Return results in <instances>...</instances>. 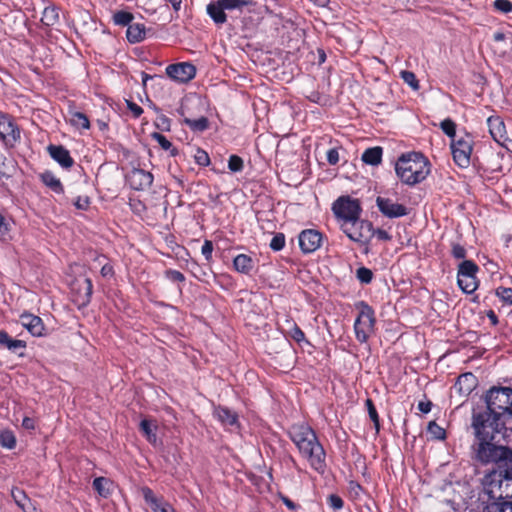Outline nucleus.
<instances>
[{"label":"nucleus","mask_w":512,"mask_h":512,"mask_svg":"<svg viewBox=\"0 0 512 512\" xmlns=\"http://www.w3.org/2000/svg\"><path fill=\"white\" fill-rule=\"evenodd\" d=\"M431 407H432V404H431V402H429V401H428V402H423V401H421V402H419V404H418V409H419L421 412H423V413H428V412H430Z\"/></svg>","instance_id":"obj_63"},{"label":"nucleus","mask_w":512,"mask_h":512,"mask_svg":"<svg viewBox=\"0 0 512 512\" xmlns=\"http://www.w3.org/2000/svg\"><path fill=\"white\" fill-rule=\"evenodd\" d=\"M366 407L368 410L369 417L374 423L376 431H379V428H380L379 416H378L377 410L373 404V401L371 399L366 400Z\"/></svg>","instance_id":"obj_43"},{"label":"nucleus","mask_w":512,"mask_h":512,"mask_svg":"<svg viewBox=\"0 0 512 512\" xmlns=\"http://www.w3.org/2000/svg\"><path fill=\"white\" fill-rule=\"evenodd\" d=\"M90 202H89V198L88 197H81L79 196L75 202H74V205L78 208V209H81V210H86L89 206Z\"/></svg>","instance_id":"obj_58"},{"label":"nucleus","mask_w":512,"mask_h":512,"mask_svg":"<svg viewBox=\"0 0 512 512\" xmlns=\"http://www.w3.org/2000/svg\"><path fill=\"white\" fill-rule=\"evenodd\" d=\"M166 274V277L171 280V281H174V282H183L185 280V276L183 275V273H181L180 271H177V270H167L165 272Z\"/></svg>","instance_id":"obj_52"},{"label":"nucleus","mask_w":512,"mask_h":512,"mask_svg":"<svg viewBox=\"0 0 512 512\" xmlns=\"http://www.w3.org/2000/svg\"><path fill=\"white\" fill-rule=\"evenodd\" d=\"M357 307L359 314L354 323V330L357 340L364 343L374 332L376 319L374 310L367 303L362 301L358 303Z\"/></svg>","instance_id":"obj_6"},{"label":"nucleus","mask_w":512,"mask_h":512,"mask_svg":"<svg viewBox=\"0 0 512 512\" xmlns=\"http://www.w3.org/2000/svg\"><path fill=\"white\" fill-rule=\"evenodd\" d=\"M154 512H175L173 507L168 504L167 502H161L159 505H157L154 509Z\"/></svg>","instance_id":"obj_60"},{"label":"nucleus","mask_w":512,"mask_h":512,"mask_svg":"<svg viewBox=\"0 0 512 512\" xmlns=\"http://www.w3.org/2000/svg\"><path fill=\"white\" fill-rule=\"evenodd\" d=\"M126 104L127 108L133 113L135 118H138L143 113V109L136 103L127 100Z\"/></svg>","instance_id":"obj_56"},{"label":"nucleus","mask_w":512,"mask_h":512,"mask_svg":"<svg viewBox=\"0 0 512 512\" xmlns=\"http://www.w3.org/2000/svg\"><path fill=\"white\" fill-rule=\"evenodd\" d=\"M113 19L115 24L117 25L129 26L131 21L133 20V15L129 12L119 11L114 14Z\"/></svg>","instance_id":"obj_40"},{"label":"nucleus","mask_w":512,"mask_h":512,"mask_svg":"<svg viewBox=\"0 0 512 512\" xmlns=\"http://www.w3.org/2000/svg\"><path fill=\"white\" fill-rule=\"evenodd\" d=\"M289 436L310 467L323 473L326 468V454L315 431L306 424H294L289 429Z\"/></svg>","instance_id":"obj_1"},{"label":"nucleus","mask_w":512,"mask_h":512,"mask_svg":"<svg viewBox=\"0 0 512 512\" xmlns=\"http://www.w3.org/2000/svg\"><path fill=\"white\" fill-rule=\"evenodd\" d=\"M157 428L158 425L155 420L143 419L140 422V431L143 433L146 439L154 446L158 444V438L156 435Z\"/></svg>","instance_id":"obj_23"},{"label":"nucleus","mask_w":512,"mask_h":512,"mask_svg":"<svg viewBox=\"0 0 512 512\" xmlns=\"http://www.w3.org/2000/svg\"><path fill=\"white\" fill-rule=\"evenodd\" d=\"M76 294V301L81 305H87L92 296L93 285L90 278H83L82 280H77L72 288Z\"/></svg>","instance_id":"obj_15"},{"label":"nucleus","mask_w":512,"mask_h":512,"mask_svg":"<svg viewBox=\"0 0 512 512\" xmlns=\"http://www.w3.org/2000/svg\"><path fill=\"white\" fill-rule=\"evenodd\" d=\"M505 471L503 469L492 470L482 480L485 494L492 500H500L512 497L511 489L507 488Z\"/></svg>","instance_id":"obj_4"},{"label":"nucleus","mask_w":512,"mask_h":512,"mask_svg":"<svg viewBox=\"0 0 512 512\" xmlns=\"http://www.w3.org/2000/svg\"><path fill=\"white\" fill-rule=\"evenodd\" d=\"M145 26L142 23H132L128 26L126 36L130 43H138L144 40Z\"/></svg>","instance_id":"obj_24"},{"label":"nucleus","mask_w":512,"mask_h":512,"mask_svg":"<svg viewBox=\"0 0 512 512\" xmlns=\"http://www.w3.org/2000/svg\"><path fill=\"white\" fill-rule=\"evenodd\" d=\"M11 495L17 506L23 512H38L36 505L31 501V499L23 490L19 488H13L11 490Z\"/></svg>","instance_id":"obj_20"},{"label":"nucleus","mask_w":512,"mask_h":512,"mask_svg":"<svg viewBox=\"0 0 512 512\" xmlns=\"http://www.w3.org/2000/svg\"><path fill=\"white\" fill-rule=\"evenodd\" d=\"M0 137L4 143L10 147H13L20 139L19 128L7 115L0 121Z\"/></svg>","instance_id":"obj_12"},{"label":"nucleus","mask_w":512,"mask_h":512,"mask_svg":"<svg viewBox=\"0 0 512 512\" xmlns=\"http://www.w3.org/2000/svg\"><path fill=\"white\" fill-rule=\"evenodd\" d=\"M487 124L492 138L503 145L508 139L503 120L498 116H491L487 119Z\"/></svg>","instance_id":"obj_16"},{"label":"nucleus","mask_w":512,"mask_h":512,"mask_svg":"<svg viewBox=\"0 0 512 512\" xmlns=\"http://www.w3.org/2000/svg\"><path fill=\"white\" fill-rule=\"evenodd\" d=\"M206 11L213 22L217 25H222L227 21L225 10L218 0L209 3L206 7Z\"/></svg>","instance_id":"obj_22"},{"label":"nucleus","mask_w":512,"mask_h":512,"mask_svg":"<svg viewBox=\"0 0 512 512\" xmlns=\"http://www.w3.org/2000/svg\"><path fill=\"white\" fill-rule=\"evenodd\" d=\"M340 227L350 240L360 244H366L373 236L372 224L369 221L361 220L359 217L341 223Z\"/></svg>","instance_id":"obj_7"},{"label":"nucleus","mask_w":512,"mask_h":512,"mask_svg":"<svg viewBox=\"0 0 512 512\" xmlns=\"http://www.w3.org/2000/svg\"><path fill=\"white\" fill-rule=\"evenodd\" d=\"M41 180L47 187H49L55 193L60 194L63 192V186L60 180L52 172L45 171L44 173H42Z\"/></svg>","instance_id":"obj_28"},{"label":"nucleus","mask_w":512,"mask_h":512,"mask_svg":"<svg viewBox=\"0 0 512 512\" xmlns=\"http://www.w3.org/2000/svg\"><path fill=\"white\" fill-rule=\"evenodd\" d=\"M327 161L331 165H336L339 161V153L336 149H330L327 152Z\"/></svg>","instance_id":"obj_57"},{"label":"nucleus","mask_w":512,"mask_h":512,"mask_svg":"<svg viewBox=\"0 0 512 512\" xmlns=\"http://www.w3.org/2000/svg\"><path fill=\"white\" fill-rule=\"evenodd\" d=\"M377 207L380 212L389 218H397L407 215V208L401 204L393 202L389 198L377 197L376 199Z\"/></svg>","instance_id":"obj_14"},{"label":"nucleus","mask_w":512,"mask_h":512,"mask_svg":"<svg viewBox=\"0 0 512 512\" xmlns=\"http://www.w3.org/2000/svg\"><path fill=\"white\" fill-rule=\"evenodd\" d=\"M495 294L507 304H512V288L499 287L496 289Z\"/></svg>","instance_id":"obj_47"},{"label":"nucleus","mask_w":512,"mask_h":512,"mask_svg":"<svg viewBox=\"0 0 512 512\" xmlns=\"http://www.w3.org/2000/svg\"><path fill=\"white\" fill-rule=\"evenodd\" d=\"M233 265L238 272L249 274L254 268V261L246 254H239L234 258Z\"/></svg>","instance_id":"obj_25"},{"label":"nucleus","mask_w":512,"mask_h":512,"mask_svg":"<svg viewBox=\"0 0 512 512\" xmlns=\"http://www.w3.org/2000/svg\"><path fill=\"white\" fill-rule=\"evenodd\" d=\"M26 343L22 340L11 339L7 348L11 351H16L18 348H25Z\"/></svg>","instance_id":"obj_59"},{"label":"nucleus","mask_w":512,"mask_h":512,"mask_svg":"<svg viewBox=\"0 0 512 512\" xmlns=\"http://www.w3.org/2000/svg\"><path fill=\"white\" fill-rule=\"evenodd\" d=\"M59 21L58 8L55 6H48L43 10L41 22L45 26H54Z\"/></svg>","instance_id":"obj_29"},{"label":"nucleus","mask_w":512,"mask_h":512,"mask_svg":"<svg viewBox=\"0 0 512 512\" xmlns=\"http://www.w3.org/2000/svg\"><path fill=\"white\" fill-rule=\"evenodd\" d=\"M48 152L50 156L64 168H69L74 163L69 151L63 146L50 145Z\"/></svg>","instance_id":"obj_19"},{"label":"nucleus","mask_w":512,"mask_h":512,"mask_svg":"<svg viewBox=\"0 0 512 512\" xmlns=\"http://www.w3.org/2000/svg\"><path fill=\"white\" fill-rule=\"evenodd\" d=\"M443 132L449 137H454L456 132V125L451 119H445L440 124Z\"/></svg>","instance_id":"obj_48"},{"label":"nucleus","mask_w":512,"mask_h":512,"mask_svg":"<svg viewBox=\"0 0 512 512\" xmlns=\"http://www.w3.org/2000/svg\"><path fill=\"white\" fill-rule=\"evenodd\" d=\"M289 335L292 339H294L298 343L304 341V339H305V335H304L303 331L295 324L289 331Z\"/></svg>","instance_id":"obj_51"},{"label":"nucleus","mask_w":512,"mask_h":512,"mask_svg":"<svg viewBox=\"0 0 512 512\" xmlns=\"http://www.w3.org/2000/svg\"><path fill=\"white\" fill-rule=\"evenodd\" d=\"M502 425L500 416L494 414L488 408L473 416L472 427L477 440H494L495 434L500 431Z\"/></svg>","instance_id":"obj_3"},{"label":"nucleus","mask_w":512,"mask_h":512,"mask_svg":"<svg viewBox=\"0 0 512 512\" xmlns=\"http://www.w3.org/2000/svg\"><path fill=\"white\" fill-rule=\"evenodd\" d=\"M487 408L498 416H512V389L508 387L492 388L486 396Z\"/></svg>","instance_id":"obj_5"},{"label":"nucleus","mask_w":512,"mask_h":512,"mask_svg":"<svg viewBox=\"0 0 512 512\" xmlns=\"http://www.w3.org/2000/svg\"><path fill=\"white\" fill-rule=\"evenodd\" d=\"M451 150L454 161L460 167H467L470 164V156L472 152V140L469 136L453 140Z\"/></svg>","instance_id":"obj_9"},{"label":"nucleus","mask_w":512,"mask_h":512,"mask_svg":"<svg viewBox=\"0 0 512 512\" xmlns=\"http://www.w3.org/2000/svg\"><path fill=\"white\" fill-rule=\"evenodd\" d=\"M142 492V495H143V498L144 500L146 501L147 504L150 505V508L153 510L157 505H159L162 501L160 499H158L155 494L153 493V491L148 488V487H144L142 488L141 490Z\"/></svg>","instance_id":"obj_38"},{"label":"nucleus","mask_w":512,"mask_h":512,"mask_svg":"<svg viewBox=\"0 0 512 512\" xmlns=\"http://www.w3.org/2000/svg\"><path fill=\"white\" fill-rule=\"evenodd\" d=\"M452 255L456 259H464L466 257V250L460 244H453Z\"/></svg>","instance_id":"obj_55"},{"label":"nucleus","mask_w":512,"mask_h":512,"mask_svg":"<svg viewBox=\"0 0 512 512\" xmlns=\"http://www.w3.org/2000/svg\"><path fill=\"white\" fill-rule=\"evenodd\" d=\"M356 276L361 283L368 284L372 280L373 273L366 267H360L356 271Z\"/></svg>","instance_id":"obj_45"},{"label":"nucleus","mask_w":512,"mask_h":512,"mask_svg":"<svg viewBox=\"0 0 512 512\" xmlns=\"http://www.w3.org/2000/svg\"><path fill=\"white\" fill-rule=\"evenodd\" d=\"M105 260H106L105 256H97L94 259L95 262H98L100 265H102L101 271H100L102 277L111 278L114 275V270H113L112 265H110L108 262L103 263V261H105Z\"/></svg>","instance_id":"obj_39"},{"label":"nucleus","mask_w":512,"mask_h":512,"mask_svg":"<svg viewBox=\"0 0 512 512\" xmlns=\"http://www.w3.org/2000/svg\"><path fill=\"white\" fill-rule=\"evenodd\" d=\"M427 431L434 439L442 440L445 438V430L434 421L428 424Z\"/></svg>","instance_id":"obj_41"},{"label":"nucleus","mask_w":512,"mask_h":512,"mask_svg":"<svg viewBox=\"0 0 512 512\" xmlns=\"http://www.w3.org/2000/svg\"><path fill=\"white\" fill-rule=\"evenodd\" d=\"M224 10L242 9L252 4L251 0H218Z\"/></svg>","instance_id":"obj_35"},{"label":"nucleus","mask_w":512,"mask_h":512,"mask_svg":"<svg viewBox=\"0 0 512 512\" xmlns=\"http://www.w3.org/2000/svg\"><path fill=\"white\" fill-rule=\"evenodd\" d=\"M327 500L330 507L334 510H339L343 507V500L335 494L330 495Z\"/></svg>","instance_id":"obj_53"},{"label":"nucleus","mask_w":512,"mask_h":512,"mask_svg":"<svg viewBox=\"0 0 512 512\" xmlns=\"http://www.w3.org/2000/svg\"><path fill=\"white\" fill-rule=\"evenodd\" d=\"M476 384V377L472 373H464L458 377L453 389L460 396H467L474 390Z\"/></svg>","instance_id":"obj_18"},{"label":"nucleus","mask_w":512,"mask_h":512,"mask_svg":"<svg viewBox=\"0 0 512 512\" xmlns=\"http://www.w3.org/2000/svg\"><path fill=\"white\" fill-rule=\"evenodd\" d=\"M110 486L111 482L104 477H97L93 481V488L99 493L102 497H108L110 494Z\"/></svg>","instance_id":"obj_31"},{"label":"nucleus","mask_w":512,"mask_h":512,"mask_svg":"<svg viewBox=\"0 0 512 512\" xmlns=\"http://www.w3.org/2000/svg\"><path fill=\"white\" fill-rule=\"evenodd\" d=\"M22 426L27 430H33L35 428L34 420L30 417H25L22 421Z\"/></svg>","instance_id":"obj_62"},{"label":"nucleus","mask_w":512,"mask_h":512,"mask_svg":"<svg viewBox=\"0 0 512 512\" xmlns=\"http://www.w3.org/2000/svg\"><path fill=\"white\" fill-rule=\"evenodd\" d=\"M457 283L459 288L466 294L473 293L478 287L476 276L457 275Z\"/></svg>","instance_id":"obj_27"},{"label":"nucleus","mask_w":512,"mask_h":512,"mask_svg":"<svg viewBox=\"0 0 512 512\" xmlns=\"http://www.w3.org/2000/svg\"><path fill=\"white\" fill-rule=\"evenodd\" d=\"M285 246V236L283 233H277L270 242V248L274 251H280Z\"/></svg>","instance_id":"obj_46"},{"label":"nucleus","mask_w":512,"mask_h":512,"mask_svg":"<svg viewBox=\"0 0 512 512\" xmlns=\"http://www.w3.org/2000/svg\"><path fill=\"white\" fill-rule=\"evenodd\" d=\"M201 252L206 260H210L212 258L213 252V243L210 240H205L202 246Z\"/></svg>","instance_id":"obj_54"},{"label":"nucleus","mask_w":512,"mask_h":512,"mask_svg":"<svg viewBox=\"0 0 512 512\" xmlns=\"http://www.w3.org/2000/svg\"><path fill=\"white\" fill-rule=\"evenodd\" d=\"M130 187L134 190H145L153 183V175L143 169L134 168L126 176Z\"/></svg>","instance_id":"obj_11"},{"label":"nucleus","mask_w":512,"mask_h":512,"mask_svg":"<svg viewBox=\"0 0 512 512\" xmlns=\"http://www.w3.org/2000/svg\"><path fill=\"white\" fill-rule=\"evenodd\" d=\"M322 242V234L314 229H307L299 235V246L304 253L316 251Z\"/></svg>","instance_id":"obj_13"},{"label":"nucleus","mask_w":512,"mask_h":512,"mask_svg":"<svg viewBox=\"0 0 512 512\" xmlns=\"http://www.w3.org/2000/svg\"><path fill=\"white\" fill-rule=\"evenodd\" d=\"M195 162L200 166H208L210 163L209 155L206 151L198 149L194 155Z\"/></svg>","instance_id":"obj_49"},{"label":"nucleus","mask_w":512,"mask_h":512,"mask_svg":"<svg viewBox=\"0 0 512 512\" xmlns=\"http://www.w3.org/2000/svg\"><path fill=\"white\" fill-rule=\"evenodd\" d=\"M400 75L403 81L406 84H408L413 90H417L419 88L418 80L416 79V76L413 72L404 70L401 71Z\"/></svg>","instance_id":"obj_42"},{"label":"nucleus","mask_w":512,"mask_h":512,"mask_svg":"<svg viewBox=\"0 0 512 512\" xmlns=\"http://www.w3.org/2000/svg\"><path fill=\"white\" fill-rule=\"evenodd\" d=\"M396 174L407 185H415L427 178L430 173V163L421 153L403 154L395 166Z\"/></svg>","instance_id":"obj_2"},{"label":"nucleus","mask_w":512,"mask_h":512,"mask_svg":"<svg viewBox=\"0 0 512 512\" xmlns=\"http://www.w3.org/2000/svg\"><path fill=\"white\" fill-rule=\"evenodd\" d=\"M21 324L26 328L31 335L40 337L44 335V324L40 317L24 313L20 316Z\"/></svg>","instance_id":"obj_17"},{"label":"nucleus","mask_w":512,"mask_h":512,"mask_svg":"<svg viewBox=\"0 0 512 512\" xmlns=\"http://www.w3.org/2000/svg\"><path fill=\"white\" fill-rule=\"evenodd\" d=\"M152 138L162 147L164 150H170L171 155H177V150L173 148L172 143L161 133L155 132L152 134Z\"/></svg>","instance_id":"obj_37"},{"label":"nucleus","mask_w":512,"mask_h":512,"mask_svg":"<svg viewBox=\"0 0 512 512\" xmlns=\"http://www.w3.org/2000/svg\"><path fill=\"white\" fill-rule=\"evenodd\" d=\"M69 122L76 128L89 129L90 121L88 117L81 112H72L70 115Z\"/></svg>","instance_id":"obj_30"},{"label":"nucleus","mask_w":512,"mask_h":512,"mask_svg":"<svg viewBox=\"0 0 512 512\" xmlns=\"http://www.w3.org/2000/svg\"><path fill=\"white\" fill-rule=\"evenodd\" d=\"M377 236L378 239L383 241H388L391 239V236L386 232L385 230L378 229L375 232H373Z\"/></svg>","instance_id":"obj_61"},{"label":"nucleus","mask_w":512,"mask_h":512,"mask_svg":"<svg viewBox=\"0 0 512 512\" xmlns=\"http://www.w3.org/2000/svg\"><path fill=\"white\" fill-rule=\"evenodd\" d=\"M494 7L503 13H509L512 11V2L510 0H495Z\"/></svg>","instance_id":"obj_50"},{"label":"nucleus","mask_w":512,"mask_h":512,"mask_svg":"<svg viewBox=\"0 0 512 512\" xmlns=\"http://www.w3.org/2000/svg\"><path fill=\"white\" fill-rule=\"evenodd\" d=\"M244 162L241 157L237 155H231L228 160V168L232 172H240L243 170Z\"/></svg>","instance_id":"obj_44"},{"label":"nucleus","mask_w":512,"mask_h":512,"mask_svg":"<svg viewBox=\"0 0 512 512\" xmlns=\"http://www.w3.org/2000/svg\"><path fill=\"white\" fill-rule=\"evenodd\" d=\"M166 74L179 83H187L196 75V67L189 62L171 64L166 67Z\"/></svg>","instance_id":"obj_10"},{"label":"nucleus","mask_w":512,"mask_h":512,"mask_svg":"<svg viewBox=\"0 0 512 512\" xmlns=\"http://www.w3.org/2000/svg\"><path fill=\"white\" fill-rule=\"evenodd\" d=\"M12 222L0 213V241L8 242L11 236Z\"/></svg>","instance_id":"obj_32"},{"label":"nucleus","mask_w":512,"mask_h":512,"mask_svg":"<svg viewBox=\"0 0 512 512\" xmlns=\"http://www.w3.org/2000/svg\"><path fill=\"white\" fill-rule=\"evenodd\" d=\"M184 122L193 131H204L205 129L208 128V119L206 117H200L198 119L185 118Z\"/></svg>","instance_id":"obj_36"},{"label":"nucleus","mask_w":512,"mask_h":512,"mask_svg":"<svg viewBox=\"0 0 512 512\" xmlns=\"http://www.w3.org/2000/svg\"><path fill=\"white\" fill-rule=\"evenodd\" d=\"M362 161L369 165H378L382 160V148L379 146L368 148L361 157Z\"/></svg>","instance_id":"obj_26"},{"label":"nucleus","mask_w":512,"mask_h":512,"mask_svg":"<svg viewBox=\"0 0 512 512\" xmlns=\"http://www.w3.org/2000/svg\"><path fill=\"white\" fill-rule=\"evenodd\" d=\"M11 339L12 338L8 335L7 332L0 331V344L5 345L7 347Z\"/></svg>","instance_id":"obj_64"},{"label":"nucleus","mask_w":512,"mask_h":512,"mask_svg":"<svg viewBox=\"0 0 512 512\" xmlns=\"http://www.w3.org/2000/svg\"><path fill=\"white\" fill-rule=\"evenodd\" d=\"M0 445L6 449H13L16 446V437L10 430L0 432Z\"/></svg>","instance_id":"obj_34"},{"label":"nucleus","mask_w":512,"mask_h":512,"mask_svg":"<svg viewBox=\"0 0 512 512\" xmlns=\"http://www.w3.org/2000/svg\"><path fill=\"white\" fill-rule=\"evenodd\" d=\"M214 416L226 427L238 428V416L226 407H217Z\"/></svg>","instance_id":"obj_21"},{"label":"nucleus","mask_w":512,"mask_h":512,"mask_svg":"<svg viewBox=\"0 0 512 512\" xmlns=\"http://www.w3.org/2000/svg\"><path fill=\"white\" fill-rule=\"evenodd\" d=\"M335 217L341 222H349L360 216L361 207L358 200L349 196L339 197L332 205Z\"/></svg>","instance_id":"obj_8"},{"label":"nucleus","mask_w":512,"mask_h":512,"mask_svg":"<svg viewBox=\"0 0 512 512\" xmlns=\"http://www.w3.org/2000/svg\"><path fill=\"white\" fill-rule=\"evenodd\" d=\"M478 270H479L478 266L473 261L464 260L458 266L457 275L476 276V273L478 272Z\"/></svg>","instance_id":"obj_33"}]
</instances>
